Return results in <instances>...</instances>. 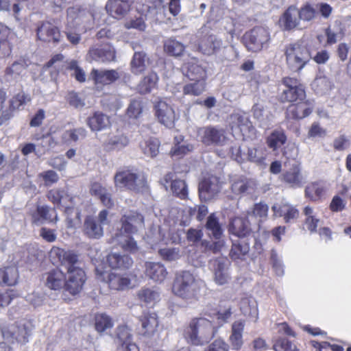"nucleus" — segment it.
I'll return each instance as SVG.
<instances>
[{
	"label": "nucleus",
	"mask_w": 351,
	"mask_h": 351,
	"mask_svg": "<svg viewBox=\"0 0 351 351\" xmlns=\"http://www.w3.org/2000/svg\"><path fill=\"white\" fill-rule=\"evenodd\" d=\"M107 263L113 269H127L132 265L133 261L128 255L111 253L107 256Z\"/></svg>",
	"instance_id": "nucleus-27"
},
{
	"label": "nucleus",
	"mask_w": 351,
	"mask_h": 351,
	"mask_svg": "<svg viewBox=\"0 0 351 351\" xmlns=\"http://www.w3.org/2000/svg\"><path fill=\"white\" fill-rule=\"evenodd\" d=\"M173 174L171 173L165 175L164 177L165 184L170 182L172 192L180 198H185L187 195V189L184 181L176 179L173 180ZM165 186L167 188L166 184H165Z\"/></svg>",
	"instance_id": "nucleus-36"
},
{
	"label": "nucleus",
	"mask_w": 351,
	"mask_h": 351,
	"mask_svg": "<svg viewBox=\"0 0 351 351\" xmlns=\"http://www.w3.org/2000/svg\"><path fill=\"white\" fill-rule=\"evenodd\" d=\"M86 123L93 132L101 131L110 126L109 117L100 112H96L89 117Z\"/></svg>",
	"instance_id": "nucleus-26"
},
{
	"label": "nucleus",
	"mask_w": 351,
	"mask_h": 351,
	"mask_svg": "<svg viewBox=\"0 0 351 351\" xmlns=\"http://www.w3.org/2000/svg\"><path fill=\"white\" fill-rule=\"evenodd\" d=\"M86 136L87 131L85 128H77L64 131L61 136V140L63 143L69 145L72 142H76L80 139L86 138Z\"/></svg>",
	"instance_id": "nucleus-43"
},
{
	"label": "nucleus",
	"mask_w": 351,
	"mask_h": 351,
	"mask_svg": "<svg viewBox=\"0 0 351 351\" xmlns=\"http://www.w3.org/2000/svg\"><path fill=\"white\" fill-rule=\"evenodd\" d=\"M246 156L247 160L261 165L265 162L267 150L264 147H249Z\"/></svg>",
	"instance_id": "nucleus-45"
},
{
	"label": "nucleus",
	"mask_w": 351,
	"mask_h": 351,
	"mask_svg": "<svg viewBox=\"0 0 351 351\" xmlns=\"http://www.w3.org/2000/svg\"><path fill=\"white\" fill-rule=\"evenodd\" d=\"M229 265V261L224 258H217L213 261V280L217 285L221 286L230 281Z\"/></svg>",
	"instance_id": "nucleus-16"
},
{
	"label": "nucleus",
	"mask_w": 351,
	"mask_h": 351,
	"mask_svg": "<svg viewBox=\"0 0 351 351\" xmlns=\"http://www.w3.org/2000/svg\"><path fill=\"white\" fill-rule=\"evenodd\" d=\"M221 185L217 177L205 178L199 184V197L204 201L213 199L220 191Z\"/></svg>",
	"instance_id": "nucleus-13"
},
{
	"label": "nucleus",
	"mask_w": 351,
	"mask_h": 351,
	"mask_svg": "<svg viewBox=\"0 0 351 351\" xmlns=\"http://www.w3.org/2000/svg\"><path fill=\"white\" fill-rule=\"evenodd\" d=\"M116 187L126 188L136 193H143L147 190L145 174L138 171H121L114 177Z\"/></svg>",
	"instance_id": "nucleus-6"
},
{
	"label": "nucleus",
	"mask_w": 351,
	"mask_h": 351,
	"mask_svg": "<svg viewBox=\"0 0 351 351\" xmlns=\"http://www.w3.org/2000/svg\"><path fill=\"white\" fill-rule=\"evenodd\" d=\"M129 144V138L123 134L119 133L110 136L104 143L107 151H119Z\"/></svg>",
	"instance_id": "nucleus-33"
},
{
	"label": "nucleus",
	"mask_w": 351,
	"mask_h": 351,
	"mask_svg": "<svg viewBox=\"0 0 351 351\" xmlns=\"http://www.w3.org/2000/svg\"><path fill=\"white\" fill-rule=\"evenodd\" d=\"M270 39L268 30L262 27H255L244 35L245 45L249 51H261Z\"/></svg>",
	"instance_id": "nucleus-10"
},
{
	"label": "nucleus",
	"mask_w": 351,
	"mask_h": 351,
	"mask_svg": "<svg viewBox=\"0 0 351 351\" xmlns=\"http://www.w3.org/2000/svg\"><path fill=\"white\" fill-rule=\"evenodd\" d=\"M296 104L291 105L287 109V115L292 119H303L308 116L313 108L311 104L307 101H297Z\"/></svg>",
	"instance_id": "nucleus-30"
},
{
	"label": "nucleus",
	"mask_w": 351,
	"mask_h": 351,
	"mask_svg": "<svg viewBox=\"0 0 351 351\" xmlns=\"http://www.w3.org/2000/svg\"><path fill=\"white\" fill-rule=\"evenodd\" d=\"M58 215L54 208L51 209L47 206L37 207L36 211L32 214V223L36 225L42 224L44 221L56 222Z\"/></svg>",
	"instance_id": "nucleus-24"
},
{
	"label": "nucleus",
	"mask_w": 351,
	"mask_h": 351,
	"mask_svg": "<svg viewBox=\"0 0 351 351\" xmlns=\"http://www.w3.org/2000/svg\"><path fill=\"white\" fill-rule=\"evenodd\" d=\"M160 256L165 261H174L181 257L178 248L165 247L158 251Z\"/></svg>",
	"instance_id": "nucleus-61"
},
{
	"label": "nucleus",
	"mask_w": 351,
	"mask_h": 351,
	"mask_svg": "<svg viewBox=\"0 0 351 351\" xmlns=\"http://www.w3.org/2000/svg\"><path fill=\"white\" fill-rule=\"evenodd\" d=\"M274 215L276 217H284L285 221L288 223L292 219H296L299 215V212L297 209L288 204H283L281 206L274 205L272 206Z\"/></svg>",
	"instance_id": "nucleus-35"
},
{
	"label": "nucleus",
	"mask_w": 351,
	"mask_h": 351,
	"mask_svg": "<svg viewBox=\"0 0 351 351\" xmlns=\"http://www.w3.org/2000/svg\"><path fill=\"white\" fill-rule=\"evenodd\" d=\"M141 323V333L145 337H152L156 332L158 321V316L154 312L145 313L140 319Z\"/></svg>",
	"instance_id": "nucleus-20"
},
{
	"label": "nucleus",
	"mask_w": 351,
	"mask_h": 351,
	"mask_svg": "<svg viewBox=\"0 0 351 351\" xmlns=\"http://www.w3.org/2000/svg\"><path fill=\"white\" fill-rule=\"evenodd\" d=\"M108 282L112 289L119 290L129 287L130 280L121 274L110 272L108 275Z\"/></svg>",
	"instance_id": "nucleus-42"
},
{
	"label": "nucleus",
	"mask_w": 351,
	"mask_h": 351,
	"mask_svg": "<svg viewBox=\"0 0 351 351\" xmlns=\"http://www.w3.org/2000/svg\"><path fill=\"white\" fill-rule=\"evenodd\" d=\"M252 182L245 178H238L232 180L231 191L236 195L249 193L252 189Z\"/></svg>",
	"instance_id": "nucleus-46"
},
{
	"label": "nucleus",
	"mask_w": 351,
	"mask_h": 351,
	"mask_svg": "<svg viewBox=\"0 0 351 351\" xmlns=\"http://www.w3.org/2000/svg\"><path fill=\"white\" fill-rule=\"evenodd\" d=\"M3 338L8 343H14V341L21 344H25L29 341V337L32 335L33 325L28 320H21L15 325L8 327H0Z\"/></svg>",
	"instance_id": "nucleus-8"
},
{
	"label": "nucleus",
	"mask_w": 351,
	"mask_h": 351,
	"mask_svg": "<svg viewBox=\"0 0 351 351\" xmlns=\"http://www.w3.org/2000/svg\"><path fill=\"white\" fill-rule=\"evenodd\" d=\"M286 63L293 72L301 71L311 59L308 49L298 43L287 45L285 48Z\"/></svg>",
	"instance_id": "nucleus-7"
},
{
	"label": "nucleus",
	"mask_w": 351,
	"mask_h": 351,
	"mask_svg": "<svg viewBox=\"0 0 351 351\" xmlns=\"http://www.w3.org/2000/svg\"><path fill=\"white\" fill-rule=\"evenodd\" d=\"M138 298L147 305H154L160 300V292L157 289L143 288L138 292Z\"/></svg>",
	"instance_id": "nucleus-47"
},
{
	"label": "nucleus",
	"mask_w": 351,
	"mask_h": 351,
	"mask_svg": "<svg viewBox=\"0 0 351 351\" xmlns=\"http://www.w3.org/2000/svg\"><path fill=\"white\" fill-rule=\"evenodd\" d=\"M86 12L77 7L67 10V20L64 30L68 40L73 45H77L81 40V33L86 31L84 19Z\"/></svg>",
	"instance_id": "nucleus-5"
},
{
	"label": "nucleus",
	"mask_w": 351,
	"mask_h": 351,
	"mask_svg": "<svg viewBox=\"0 0 351 351\" xmlns=\"http://www.w3.org/2000/svg\"><path fill=\"white\" fill-rule=\"evenodd\" d=\"M19 279V271L16 267H8L0 269V284L8 286L15 285Z\"/></svg>",
	"instance_id": "nucleus-39"
},
{
	"label": "nucleus",
	"mask_w": 351,
	"mask_h": 351,
	"mask_svg": "<svg viewBox=\"0 0 351 351\" xmlns=\"http://www.w3.org/2000/svg\"><path fill=\"white\" fill-rule=\"evenodd\" d=\"M205 227L208 231L209 234L215 239H220L221 238L223 230L218 218L214 213L210 214L208 217Z\"/></svg>",
	"instance_id": "nucleus-40"
},
{
	"label": "nucleus",
	"mask_w": 351,
	"mask_h": 351,
	"mask_svg": "<svg viewBox=\"0 0 351 351\" xmlns=\"http://www.w3.org/2000/svg\"><path fill=\"white\" fill-rule=\"evenodd\" d=\"M312 86L317 93L326 94L332 89L333 84L327 77L318 76L314 80Z\"/></svg>",
	"instance_id": "nucleus-52"
},
{
	"label": "nucleus",
	"mask_w": 351,
	"mask_h": 351,
	"mask_svg": "<svg viewBox=\"0 0 351 351\" xmlns=\"http://www.w3.org/2000/svg\"><path fill=\"white\" fill-rule=\"evenodd\" d=\"M95 326L96 330L101 333L111 328L113 326V323L110 317L104 314H101L96 316Z\"/></svg>",
	"instance_id": "nucleus-59"
},
{
	"label": "nucleus",
	"mask_w": 351,
	"mask_h": 351,
	"mask_svg": "<svg viewBox=\"0 0 351 351\" xmlns=\"http://www.w3.org/2000/svg\"><path fill=\"white\" fill-rule=\"evenodd\" d=\"M325 186L322 182H316L309 184L305 189L306 196L313 201H317L324 194Z\"/></svg>",
	"instance_id": "nucleus-53"
},
{
	"label": "nucleus",
	"mask_w": 351,
	"mask_h": 351,
	"mask_svg": "<svg viewBox=\"0 0 351 351\" xmlns=\"http://www.w3.org/2000/svg\"><path fill=\"white\" fill-rule=\"evenodd\" d=\"M145 267L146 276L154 282H162L168 274L165 266L160 263L146 262Z\"/></svg>",
	"instance_id": "nucleus-25"
},
{
	"label": "nucleus",
	"mask_w": 351,
	"mask_h": 351,
	"mask_svg": "<svg viewBox=\"0 0 351 351\" xmlns=\"http://www.w3.org/2000/svg\"><path fill=\"white\" fill-rule=\"evenodd\" d=\"M10 34V29L4 24L0 23V49H2V55L9 56L12 51L8 38Z\"/></svg>",
	"instance_id": "nucleus-55"
},
{
	"label": "nucleus",
	"mask_w": 351,
	"mask_h": 351,
	"mask_svg": "<svg viewBox=\"0 0 351 351\" xmlns=\"http://www.w3.org/2000/svg\"><path fill=\"white\" fill-rule=\"evenodd\" d=\"M37 143L35 144L36 147V155L40 156L51 147L55 145L53 138L50 135H43L40 138H36Z\"/></svg>",
	"instance_id": "nucleus-56"
},
{
	"label": "nucleus",
	"mask_w": 351,
	"mask_h": 351,
	"mask_svg": "<svg viewBox=\"0 0 351 351\" xmlns=\"http://www.w3.org/2000/svg\"><path fill=\"white\" fill-rule=\"evenodd\" d=\"M88 56L91 60L97 62H111L115 59V50L112 45L106 44L99 47L90 49Z\"/></svg>",
	"instance_id": "nucleus-19"
},
{
	"label": "nucleus",
	"mask_w": 351,
	"mask_h": 351,
	"mask_svg": "<svg viewBox=\"0 0 351 351\" xmlns=\"http://www.w3.org/2000/svg\"><path fill=\"white\" fill-rule=\"evenodd\" d=\"M186 75L191 81L205 80V69L197 62H189L186 66Z\"/></svg>",
	"instance_id": "nucleus-41"
},
{
	"label": "nucleus",
	"mask_w": 351,
	"mask_h": 351,
	"mask_svg": "<svg viewBox=\"0 0 351 351\" xmlns=\"http://www.w3.org/2000/svg\"><path fill=\"white\" fill-rule=\"evenodd\" d=\"M300 21H311L314 19L317 14V9L313 8L310 4L303 5L300 9H298Z\"/></svg>",
	"instance_id": "nucleus-62"
},
{
	"label": "nucleus",
	"mask_w": 351,
	"mask_h": 351,
	"mask_svg": "<svg viewBox=\"0 0 351 351\" xmlns=\"http://www.w3.org/2000/svg\"><path fill=\"white\" fill-rule=\"evenodd\" d=\"M158 81V76L155 72L149 73L139 83L138 90L141 94L148 93L156 86Z\"/></svg>",
	"instance_id": "nucleus-44"
},
{
	"label": "nucleus",
	"mask_w": 351,
	"mask_h": 351,
	"mask_svg": "<svg viewBox=\"0 0 351 351\" xmlns=\"http://www.w3.org/2000/svg\"><path fill=\"white\" fill-rule=\"evenodd\" d=\"M149 64V60L144 51H136L131 61V71L135 75H139L145 71Z\"/></svg>",
	"instance_id": "nucleus-34"
},
{
	"label": "nucleus",
	"mask_w": 351,
	"mask_h": 351,
	"mask_svg": "<svg viewBox=\"0 0 351 351\" xmlns=\"http://www.w3.org/2000/svg\"><path fill=\"white\" fill-rule=\"evenodd\" d=\"M199 282L188 271H182L176 274L173 285L175 295L186 300H196L199 293Z\"/></svg>",
	"instance_id": "nucleus-4"
},
{
	"label": "nucleus",
	"mask_w": 351,
	"mask_h": 351,
	"mask_svg": "<svg viewBox=\"0 0 351 351\" xmlns=\"http://www.w3.org/2000/svg\"><path fill=\"white\" fill-rule=\"evenodd\" d=\"M251 231L247 220L241 217L232 219L229 225V232L238 237H246Z\"/></svg>",
	"instance_id": "nucleus-32"
},
{
	"label": "nucleus",
	"mask_w": 351,
	"mask_h": 351,
	"mask_svg": "<svg viewBox=\"0 0 351 351\" xmlns=\"http://www.w3.org/2000/svg\"><path fill=\"white\" fill-rule=\"evenodd\" d=\"M156 115L158 121L167 128L174 125L176 116L173 108L165 101H159L155 106Z\"/></svg>",
	"instance_id": "nucleus-17"
},
{
	"label": "nucleus",
	"mask_w": 351,
	"mask_h": 351,
	"mask_svg": "<svg viewBox=\"0 0 351 351\" xmlns=\"http://www.w3.org/2000/svg\"><path fill=\"white\" fill-rule=\"evenodd\" d=\"M229 124L232 130L239 128L241 132L248 129L251 125L248 118L245 114L240 113L231 114L229 117Z\"/></svg>",
	"instance_id": "nucleus-49"
},
{
	"label": "nucleus",
	"mask_w": 351,
	"mask_h": 351,
	"mask_svg": "<svg viewBox=\"0 0 351 351\" xmlns=\"http://www.w3.org/2000/svg\"><path fill=\"white\" fill-rule=\"evenodd\" d=\"M140 147L145 155L154 158L159 153L160 141L157 138H149L142 142Z\"/></svg>",
	"instance_id": "nucleus-51"
},
{
	"label": "nucleus",
	"mask_w": 351,
	"mask_h": 351,
	"mask_svg": "<svg viewBox=\"0 0 351 351\" xmlns=\"http://www.w3.org/2000/svg\"><path fill=\"white\" fill-rule=\"evenodd\" d=\"M282 83L286 87L280 95V99L282 102H297L305 99L304 87L297 79L285 77L282 80Z\"/></svg>",
	"instance_id": "nucleus-9"
},
{
	"label": "nucleus",
	"mask_w": 351,
	"mask_h": 351,
	"mask_svg": "<svg viewBox=\"0 0 351 351\" xmlns=\"http://www.w3.org/2000/svg\"><path fill=\"white\" fill-rule=\"evenodd\" d=\"M49 256L53 263H59L66 271V290L72 295L78 293L86 280V276L77 256L71 251L53 247Z\"/></svg>",
	"instance_id": "nucleus-1"
},
{
	"label": "nucleus",
	"mask_w": 351,
	"mask_h": 351,
	"mask_svg": "<svg viewBox=\"0 0 351 351\" xmlns=\"http://www.w3.org/2000/svg\"><path fill=\"white\" fill-rule=\"evenodd\" d=\"M37 36L44 42L58 43L61 34L57 26L49 21L43 22L37 29Z\"/></svg>",
	"instance_id": "nucleus-18"
},
{
	"label": "nucleus",
	"mask_w": 351,
	"mask_h": 351,
	"mask_svg": "<svg viewBox=\"0 0 351 351\" xmlns=\"http://www.w3.org/2000/svg\"><path fill=\"white\" fill-rule=\"evenodd\" d=\"M287 136L282 130H277L273 131L267 138L268 147L274 151L280 148L285 143Z\"/></svg>",
	"instance_id": "nucleus-48"
},
{
	"label": "nucleus",
	"mask_w": 351,
	"mask_h": 351,
	"mask_svg": "<svg viewBox=\"0 0 351 351\" xmlns=\"http://www.w3.org/2000/svg\"><path fill=\"white\" fill-rule=\"evenodd\" d=\"M205 88V80L191 81L183 87V93L185 95L198 96L204 92Z\"/></svg>",
	"instance_id": "nucleus-57"
},
{
	"label": "nucleus",
	"mask_w": 351,
	"mask_h": 351,
	"mask_svg": "<svg viewBox=\"0 0 351 351\" xmlns=\"http://www.w3.org/2000/svg\"><path fill=\"white\" fill-rule=\"evenodd\" d=\"M240 306L241 310L245 315L252 317L257 315V305L254 300L243 298L241 301Z\"/></svg>",
	"instance_id": "nucleus-58"
},
{
	"label": "nucleus",
	"mask_w": 351,
	"mask_h": 351,
	"mask_svg": "<svg viewBox=\"0 0 351 351\" xmlns=\"http://www.w3.org/2000/svg\"><path fill=\"white\" fill-rule=\"evenodd\" d=\"M144 227V218L138 213L130 211L121 218V228L111 239V243L125 252L135 253L138 250L136 242L130 234Z\"/></svg>",
	"instance_id": "nucleus-2"
},
{
	"label": "nucleus",
	"mask_w": 351,
	"mask_h": 351,
	"mask_svg": "<svg viewBox=\"0 0 351 351\" xmlns=\"http://www.w3.org/2000/svg\"><path fill=\"white\" fill-rule=\"evenodd\" d=\"M215 333L212 321L204 317L193 319L186 330L187 339L195 346L208 342L214 337Z\"/></svg>",
	"instance_id": "nucleus-3"
},
{
	"label": "nucleus",
	"mask_w": 351,
	"mask_h": 351,
	"mask_svg": "<svg viewBox=\"0 0 351 351\" xmlns=\"http://www.w3.org/2000/svg\"><path fill=\"white\" fill-rule=\"evenodd\" d=\"M197 36L199 38V49L204 54L211 55L219 50L222 45L221 40H218L215 36L208 35L206 27L200 29Z\"/></svg>",
	"instance_id": "nucleus-12"
},
{
	"label": "nucleus",
	"mask_w": 351,
	"mask_h": 351,
	"mask_svg": "<svg viewBox=\"0 0 351 351\" xmlns=\"http://www.w3.org/2000/svg\"><path fill=\"white\" fill-rule=\"evenodd\" d=\"M66 276L60 269H53L47 274L45 285L53 290H59L65 287Z\"/></svg>",
	"instance_id": "nucleus-31"
},
{
	"label": "nucleus",
	"mask_w": 351,
	"mask_h": 351,
	"mask_svg": "<svg viewBox=\"0 0 351 351\" xmlns=\"http://www.w3.org/2000/svg\"><path fill=\"white\" fill-rule=\"evenodd\" d=\"M275 351H298L295 345L287 339H280L274 344Z\"/></svg>",
	"instance_id": "nucleus-64"
},
{
	"label": "nucleus",
	"mask_w": 351,
	"mask_h": 351,
	"mask_svg": "<svg viewBox=\"0 0 351 351\" xmlns=\"http://www.w3.org/2000/svg\"><path fill=\"white\" fill-rule=\"evenodd\" d=\"M121 75V73L118 70H97L93 69L91 71V76L94 80L96 84H110Z\"/></svg>",
	"instance_id": "nucleus-22"
},
{
	"label": "nucleus",
	"mask_w": 351,
	"mask_h": 351,
	"mask_svg": "<svg viewBox=\"0 0 351 351\" xmlns=\"http://www.w3.org/2000/svg\"><path fill=\"white\" fill-rule=\"evenodd\" d=\"M90 192L93 195L98 197L105 206L110 208L114 205L111 194L100 183H93L91 185Z\"/></svg>",
	"instance_id": "nucleus-38"
},
{
	"label": "nucleus",
	"mask_w": 351,
	"mask_h": 351,
	"mask_svg": "<svg viewBox=\"0 0 351 351\" xmlns=\"http://www.w3.org/2000/svg\"><path fill=\"white\" fill-rule=\"evenodd\" d=\"M244 327L245 322L242 320L236 321L232 325V333L229 337V341L233 350H239L243 344L242 334Z\"/></svg>",
	"instance_id": "nucleus-28"
},
{
	"label": "nucleus",
	"mask_w": 351,
	"mask_h": 351,
	"mask_svg": "<svg viewBox=\"0 0 351 351\" xmlns=\"http://www.w3.org/2000/svg\"><path fill=\"white\" fill-rule=\"evenodd\" d=\"M175 141L177 142L171 149V153L173 156L178 158L182 157L185 154L191 152L194 149V146L192 144L184 142L182 136H180L175 138Z\"/></svg>",
	"instance_id": "nucleus-50"
},
{
	"label": "nucleus",
	"mask_w": 351,
	"mask_h": 351,
	"mask_svg": "<svg viewBox=\"0 0 351 351\" xmlns=\"http://www.w3.org/2000/svg\"><path fill=\"white\" fill-rule=\"evenodd\" d=\"M250 250L249 245L244 242H239L238 243H233L230 255L232 258L237 259L241 256L245 255Z\"/></svg>",
	"instance_id": "nucleus-60"
},
{
	"label": "nucleus",
	"mask_w": 351,
	"mask_h": 351,
	"mask_svg": "<svg viewBox=\"0 0 351 351\" xmlns=\"http://www.w3.org/2000/svg\"><path fill=\"white\" fill-rule=\"evenodd\" d=\"M164 49L169 55L178 57L183 53L185 47L182 43L170 38L165 42Z\"/></svg>",
	"instance_id": "nucleus-54"
},
{
	"label": "nucleus",
	"mask_w": 351,
	"mask_h": 351,
	"mask_svg": "<svg viewBox=\"0 0 351 351\" xmlns=\"http://www.w3.org/2000/svg\"><path fill=\"white\" fill-rule=\"evenodd\" d=\"M47 196L48 199L54 204L59 206L62 204V206L65 207L66 212L71 210L70 205L66 202L67 199L71 201V198L69 197V195L64 190L59 189H51L47 193Z\"/></svg>",
	"instance_id": "nucleus-37"
},
{
	"label": "nucleus",
	"mask_w": 351,
	"mask_h": 351,
	"mask_svg": "<svg viewBox=\"0 0 351 351\" xmlns=\"http://www.w3.org/2000/svg\"><path fill=\"white\" fill-rule=\"evenodd\" d=\"M198 134L202 143L207 146H222L227 141L224 130L217 127L208 126L200 128Z\"/></svg>",
	"instance_id": "nucleus-11"
},
{
	"label": "nucleus",
	"mask_w": 351,
	"mask_h": 351,
	"mask_svg": "<svg viewBox=\"0 0 351 351\" xmlns=\"http://www.w3.org/2000/svg\"><path fill=\"white\" fill-rule=\"evenodd\" d=\"M82 232L89 239H99L104 235V228L101 223L93 217H87L84 222Z\"/></svg>",
	"instance_id": "nucleus-23"
},
{
	"label": "nucleus",
	"mask_w": 351,
	"mask_h": 351,
	"mask_svg": "<svg viewBox=\"0 0 351 351\" xmlns=\"http://www.w3.org/2000/svg\"><path fill=\"white\" fill-rule=\"evenodd\" d=\"M114 342L119 346L121 351H139L136 343L132 342V335L126 326L117 328Z\"/></svg>",
	"instance_id": "nucleus-14"
},
{
	"label": "nucleus",
	"mask_w": 351,
	"mask_h": 351,
	"mask_svg": "<svg viewBox=\"0 0 351 351\" xmlns=\"http://www.w3.org/2000/svg\"><path fill=\"white\" fill-rule=\"evenodd\" d=\"M106 10L112 17L121 19L130 10V3L127 0H108Z\"/></svg>",
	"instance_id": "nucleus-21"
},
{
	"label": "nucleus",
	"mask_w": 351,
	"mask_h": 351,
	"mask_svg": "<svg viewBox=\"0 0 351 351\" xmlns=\"http://www.w3.org/2000/svg\"><path fill=\"white\" fill-rule=\"evenodd\" d=\"M280 180L293 188H300L306 182V179L302 173L301 167L296 162L292 164L288 170L282 173Z\"/></svg>",
	"instance_id": "nucleus-15"
},
{
	"label": "nucleus",
	"mask_w": 351,
	"mask_h": 351,
	"mask_svg": "<svg viewBox=\"0 0 351 351\" xmlns=\"http://www.w3.org/2000/svg\"><path fill=\"white\" fill-rule=\"evenodd\" d=\"M281 21L286 30H291L300 25V18L298 9L295 6H290L284 12Z\"/></svg>",
	"instance_id": "nucleus-29"
},
{
	"label": "nucleus",
	"mask_w": 351,
	"mask_h": 351,
	"mask_svg": "<svg viewBox=\"0 0 351 351\" xmlns=\"http://www.w3.org/2000/svg\"><path fill=\"white\" fill-rule=\"evenodd\" d=\"M215 242H210L207 240L201 241V246L204 252H212L213 253L219 252L224 245V241L220 239H216Z\"/></svg>",
	"instance_id": "nucleus-63"
}]
</instances>
